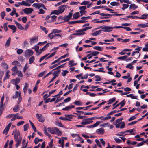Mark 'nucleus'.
I'll list each match as a JSON object with an SVG mask.
<instances>
[{"label":"nucleus","instance_id":"obj_47","mask_svg":"<svg viewBox=\"0 0 148 148\" xmlns=\"http://www.w3.org/2000/svg\"><path fill=\"white\" fill-rule=\"evenodd\" d=\"M99 53V52L96 51H92L91 53V54L93 56H95L97 55Z\"/></svg>","mask_w":148,"mask_h":148},{"label":"nucleus","instance_id":"obj_23","mask_svg":"<svg viewBox=\"0 0 148 148\" xmlns=\"http://www.w3.org/2000/svg\"><path fill=\"white\" fill-rule=\"evenodd\" d=\"M148 14H145L141 15V17H138V19H144L148 18Z\"/></svg>","mask_w":148,"mask_h":148},{"label":"nucleus","instance_id":"obj_1","mask_svg":"<svg viewBox=\"0 0 148 148\" xmlns=\"http://www.w3.org/2000/svg\"><path fill=\"white\" fill-rule=\"evenodd\" d=\"M47 129L48 131L52 134H56L58 136H60L62 134V132L56 127H49Z\"/></svg>","mask_w":148,"mask_h":148},{"label":"nucleus","instance_id":"obj_51","mask_svg":"<svg viewBox=\"0 0 148 148\" xmlns=\"http://www.w3.org/2000/svg\"><path fill=\"white\" fill-rule=\"evenodd\" d=\"M46 71H44L40 73L38 75V77H41L43 76V75L46 73Z\"/></svg>","mask_w":148,"mask_h":148},{"label":"nucleus","instance_id":"obj_22","mask_svg":"<svg viewBox=\"0 0 148 148\" xmlns=\"http://www.w3.org/2000/svg\"><path fill=\"white\" fill-rule=\"evenodd\" d=\"M60 11L58 10H54L52 11L50 15L54 14L57 15H58L60 14Z\"/></svg>","mask_w":148,"mask_h":148},{"label":"nucleus","instance_id":"obj_36","mask_svg":"<svg viewBox=\"0 0 148 148\" xmlns=\"http://www.w3.org/2000/svg\"><path fill=\"white\" fill-rule=\"evenodd\" d=\"M100 69L103 70L104 69V68L103 67L100 68L99 69H94L93 71L95 72H101L104 73L105 72V71L103 70H101Z\"/></svg>","mask_w":148,"mask_h":148},{"label":"nucleus","instance_id":"obj_32","mask_svg":"<svg viewBox=\"0 0 148 148\" xmlns=\"http://www.w3.org/2000/svg\"><path fill=\"white\" fill-rule=\"evenodd\" d=\"M126 97H131L132 99H138L137 98V96H134L132 94L127 95Z\"/></svg>","mask_w":148,"mask_h":148},{"label":"nucleus","instance_id":"obj_50","mask_svg":"<svg viewBox=\"0 0 148 148\" xmlns=\"http://www.w3.org/2000/svg\"><path fill=\"white\" fill-rule=\"evenodd\" d=\"M132 63H129V64L126 66V68H129L130 69H134V67L132 66Z\"/></svg>","mask_w":148,"mask_h":148},{"label":"nucleus","instance_id":"obj_15","mask_svg":"<svg viewBox=\"0 0 148 148\" xmlns=\"http://www.w3.org/2000/svg\"><path fill=\"white\" fill-rule=\"evenodd\" d=\"M66 5H62L59 6L58 8V10L60 11V14H62L64 12L66 8Z\"/></svg>","mask_w":148,"mask_h":148},{"label":"nucleus","instance_id":"obj_45","mask_svg":"<svg viewBox=\"0 0 148 148\" xmlns=\"http://www.w3.org/2000/svg\"><path fill=\"white\" fill-rule=\"evenodd\" d=\"M19 93L20 92H18V91H16L15 95L12 96V98L13 99H15L17 98L18 96H19Z\"/></svg>","mask_w":148,"mask_h":148},{"label":"nucleus","instance_id":"obj_33","mask_svg":"<svg viewBox=\"0 0 148 148\" xmlns=\"http://www.w3.org/2000/svg\"><path fill=\"white\" fill-rule=\"evenodd\" d=\"M138 6L134 4H132L130 5V9H132L133 10H135L137 8Z\"/></svg>","mask_w":148,"mask_h":148},{"label":"nucleus","instance_id":"obj_43","mask_svg":"<svg viewBox=\"0 0 148 148\" xmlns=\"http://www.w3.org/2000/svg\"><path fill=\"white\" fill-rule=\"evenodd\" d=\"M40 28L41 29L42 31H44L46 34H47L48 33V31L46 29L45 27L42 26H40Z\"/></svg>","mask_w":148,"mask_h":148},{"label":"nucleus","instance_id":"obj_12","mask_svg":"<svg viewBox=\"0 0 148 148\" xmlns=\"http://www.w3.org/2000/svg\"><path fill=\"white\" fill-rule=\"evenodd\" d=\"M139 51H134L132 53L131 56H134L135 55H136V57L134 58L136 59L138 58L140 56V54L139 53Z\"/></svg>","mask_w":148,"mask_h":148},{"label":"nucleus","instance_id":"obj_49","mask_svg":"<svg viewBox=\"0 0 148 148\" xmlns=\"http://www.w3.org/2000/svg\"><path fill=\"white\" fill-rule=\"evenodd\" d=\"M119 112V111L118 110L116 111V110H114V111H112L108 113L107 114V116H108L111 115H112L114 114L115 113H116V112Z\"/></svg>","mask_w":148,"mask_h":148},{"label":"nucleus","instance_id":"obj_46","mask_svg":"<svg viewBox=\"0 0 148 148\" xmlns=\"http://www.w3.org/2000/svg\"><path fill=\"white\" fill-rule=\"evenodd\" d=\"M126 132V131H125V132H124V131L121 132H119V134H117V135L118 136H124L127 134H125V135H124L123 134Z\"/></svg>","mask_w":148,"mask_h":148},{"label":"nucleus","instance_id":"obj_54","mask_svg":"<svg viewBox=\"0 0 148 148\" xmlns=\"http://www.w3.org/2000/svg\"><path fill=\"white\" fill-rule=\"evenodd\" d=\"M18 77H23L22 73L20 71L18 70L17 71L16 73Z\"/></svg>","mask_w":148,"mask_h":148},{"label":"nucleus","instance_id":"obj_35","mask_svg":"<svg viewBox=\"0 0 148 148\" xmlns=\"http://www.w3.org/2000/svg\"><path fill=\"white\" fill-rule=\"evenodd\" d=\"M44 132L45 134V135L48 136L49 138H50L51 137V135L49 134L48 132H47L46 127H44Z\"/></svg>","mask_w":148,"mask_h":148},{"label":"nucleus","instance_id":"obj_21","mask_svg":"<svg viewBox=\"0 0 148 148\" xmlns=\"http://www.w3.org/2000/svg\"><path fill=\"white\" fill-rule=\"evenodd\" d=\"M20 106L18 104L15 106L13 108V110L15 112H17L19 111L20 110Z\"/></svg>","mask_w":148,"mask_h":148},{"label":"nucleus","instance_id":"obj_30","mask_svg":"<svg viewBox=\"0 0 148 148\" xmlns=\"http://www.w3.org/2000/svg\"><path fill=\"white\" fill-rule=\"evenodd\" d=\"M102 31V30H100L97 31H95L94 33H91V34L94 36H95L99 34Z\"/></svg>","mask_w":148,"mask_h":148},{"label":"nucleus","instance_id":"obj_5","mask_svg":"<svg viewBox=\"0 0 148 148\" xmlns=\"http://www.w3.org/2000/svg\"><path fill=\"white\" fill-rule=\"evenodd\" d=\"M87 22V21L86 20H79L77 21H69L68 22V23L69 24H73L76 23H84Z\"/></svg>","mask_w":148,"mask_h":148},{"label":"nucleus","instance_id":"obj_59","mask_svg":"<svg viewBox=\"0 0 148 148\" xmlns=\"http://www.w3.org/2000/svg\"><path fill=\"white\" fill-rule=\"evenodd\" d=\"M134 130H135V129H133L132 130H127L126 132H130L132 135H134V134L132 133V132Z\"/></svg>","mask_w":148,"mask_h":148},{"label":"nucleus","instance_id":"obj_40","mask_svg":"<svg viewBox=\"0 0 148 148\" xmlns=\"http://www.w3.org/2000/svg\"><path fill=\"white\" fill-rule=\"evenodd\" d=\"M28 87V85L27 83H25V85L23 88V92L25 94L27 90V88Z\"/></svg>","mask_w":148,"mask_h":148},{"label":"nucleus","instance_id":"obj_4","mask_svg":"<svg viewBox=\"0 0 148 148\" xmlns=\"http://www.w3.org/2000/svg\"><path fill=\"white\" fill-rule=\"evenodd\" d=\"M33 51L31 49H27L25 52V56L26 57H28L32 56L33 54Z\"/></svg>","mask_w":148,"mask_h":148},{"label":"nucleus","instance_id":"obj_61","mask_svg":"<svg viewBox=\"0 0 148 148\" xmlns=\"http://www.w3.org/2000/svg\"><path fill=\"white\" fill-rule=\"evenodd\" d=\"M65 116L66 117V118L67 119H72L73 118L72 116H73V115H68V114H65Z\"/></svg>","mask_w":148,"mask_h":148},{"label":"nucleus","instance_id":"obj_24","mask_svg":"<svg viewBox=\"0 0 148 148\" xmlns=\"http://www.w3.org/2000/svg\"><path fill=\"white\" fill-rule=\"evenodd\" d=\"M79 13L77 12L74 13L73 15V17L74 19H78L79 17Z\"/></svg>","mask_w":148,"mask_h":148},{"label":"nucleus","instance_id":"obj_18","mask_svg":"<svg viewBox=\"0 0 148 148\" xmlns=\"http://www.w3.org/2000/svg\"><path fill=\"white\" fill-rule=\"evenodd\" d=\"M8 27L13 31V33H15L16 30V27L14 25H9Z\"/></svg>","mask_w":148,"mask_h":148},{"label":"nucleus","instance_id":"obj_3","mask_svg":"<svg viewBox=\"0 0 148 148\" xmlns=\"http://www.w3.org/2000/svg\"><path fill=\"white\" fill-rule=\"evenodd\" d=\"M101 28L103 29L102 31L104 32H110L112 31L113 27L109 26H101L99 27L97 29Z\"/></svg>","mask_w":148,"mask_h":148},{"label":"nucleus","instance_id":"obj_63","mask_svg":"<svg viewBox=\"0 0 148 148\" xmlns=\"http://www.w3.org/2000/svg\"><path fill=\"white\" fill-rule=\"evenodd\" d=\"M79 12L80 13L81 16H82L83 15L86 13L87 12L86 11H85V10H81Z\"/></svg>","mask_w":148,"mask_h":148},{"label":"nucleus","instance_id":"obj_27","mask_svg":"<svg viewBox=\"0 0 148 148\" xmlns=\"http://www.w3.org/2000/svg\"><path fill=\"white\" fill-rule=\"evenodd\" d=\"M20 133L19 131H15L14 134V139L19 138V137L20 136Z\"/></svg>","mask_w":148,"mask_h":148},{"label":"nucleus","instance_id":"obj_2","mask_svg":"<svg viewBox=\"0 0 148 148\" xmlns=\"http://www.w3.org/2000/svg\"><path fill=\"white\" fill-rule=\"evenodd\" d=\"M91 28V27H88L82 29L76 30L75 32L76 33H73L72 34V35H74L80 36L84 35L85 34V33L84 32H83L84 31H85L88 29H90Z\"/></svg>","mask_w":148,"mask_h":148},{"label":"nucleus","instance_id":"obj_11","mask_svg":"<svg viewBox=\"0 0 148 148\" xmlns=\"http://www.w3.org/2000/svg\"><path fill=\"white\" fill-rule=\"evenodd\" d=\"M22 139V137L19 136V138L14 139V140L16 142V147H18L20 145Z\"/></svg>","mask_w":148,"mask_h":148},{"label":"nucleus","instance_id":"obj_7","mask_svg":"<svg viewBox=\"0 0 148 148\" xmlns=\"http://www.w3.org/2000/svg\"><path fill=\"white\" fill-rule=\"evenodd\" d=\"M23 10L26 14H31L34 11L33 9L31 8H26Z\"/></svg>","mask_w":148,"mask_h":148},{"label":"nucleus","instance_id":"obj_41","mask_svg":"<svg viewBox=\"0 0 148 148\" xmlns=\"http://www.w3.org/2000/svg\"><path fill=\"white\" fill-rule=\"evenodd\" d=\"M116 98L114 97L112 99H110L108 101V104H110L112 103L115 101Z\"/></svg>","mask_w":148,"mask_h":148},{"label":"nucleus","instance_id":"obj_29","mask_svg":"<svg viewBox=\"0 0 148 148\" xmlns=\"http://www.w3.org/2000/svg\"><path fill=\"white\" fill-rule=\"evenodd\" d=\"M42 43L39 42L37 45L35 46L33 48V49H35V51L37 52V53L38 52V49H39V47L38 45H39L40 44H42Z\"/></svg>","mask_w":148,"mask_h":148},{"label":"nucleus","instance_id":"obj_52","mask_svg":"<svg viewBox=\"0 0 148 148\" xmlns=\"http://www.w3.org/2000/svg\"><path fill=\"white\" fill-rule=\"evenodd\" d=\"M9 129H10L8 127H6L3 131V133L5 134V135H7Z\"/></svg>","mask_w":148,"mask_h":148},{"label":"nucleus","instance_id":"obj_31","mask_svg":"<svg viewBox=\"0 0 148 148\" xmlns=\"http://www.w3.org/2000/svg\"><path fill=\"white\" fill-rule=\"evenodd\" d=\"M93 49L99 51H102L103 48L99 46H95L93 47Z\"/></svg>","mask_w":148,"mask_h":148},{"label":"nucleus","instance_id":"obj_55","mask_svg":"<svg viewBox=\"0 0 148 148\" xmlns=\"http://www.w3.org/2000/svg\"><path fill=\"white\" fill-rule=\"evenodd\" d=\"M29 125L28 124H27L24 125L23 127L24 131H26L28 130L29 127Z\"/></svg>","mask_w":148,"mask_h":148},{"label":"nucleus","instance_id":"obj_25","mask_svg":"<svg viewBox=\"0 0 148 148\" xmlns=\"http://www.w3.org/2000/svg\"><path fill=\"white\" fill-rule=\"evenodd\" d=\"M92 123V122L91 121H89L88 120H86V119H85V121L82 122L81 123V124L82 125H86L88 124H90Z\"/></svg>","mask_w":148,"mask_h":148},{"label":"nucleus","instance_id":"obj_64","mask_svg":"<svg viewBox=\"0 0 148 148\" xmlns=\"http://www.w3.org/2000/svg\"><path fill=\"white\" fill-rule=\"evenodd\" d=\"M68 73V71L66 70L64 71L62 73V74L63 76H66V74Z\"/></svg>","mask_w":148,"mask_h":148},{"label":"nucleus","instance_id":"obj_37","mask_svg":"<svg viewBox=\"0 0 148 148\" xmlns=\"http://www.w3.org/2000/svg\"><path fill=\"white\" fill-rule=\"evenodd\" d=\"M99 15L102 16H106V17H108V16H114V15H112V14H105L103 13H101L99 14Z\"/></svg>","mask_w":148,"mask_h":148},{"label":"nucleus","instance_id":"obj_48","mask_svg":"<svg viewBox=\"0 0 148 148\" xmlns=\"http://www.w3.org/2000/svg\"><path fill=\"white\" fill-rule=\"evenodd\" d=\"M10 73V71L9 70H8L7 71L5 74V76L4 79L9 78L10 77V75H9V73Z\"/></svg>","mask_w":148,"mask_h":148},{"label":"nucleus","instance_id":"obj_44","mask_svg":"<svg viewBox=\"0 0 148 148\" xmlns=\"http://www.w3.org/2000/svg\"><path fill=\"white\" fill-rule=\"evenodd\" d=\"M53 33H52V32H51V33H50L48 34L47 37L49 38L51 40L53 39L54 37V35H53Z\"/></svg>","mask_w":148,"mask_h":148},{"label":"nucleus","instance_id":"obj_57","mask_svg":"<svg viewBox=\"0 0 148 148\" xmlns=\"http://www.w3.org/2000/svg\"><path fill=\"white\" fill-rule=\"evenodd\" d=\"M11 70L12 71L16 72V73L18 71V69L16 66L13 67L11 69Z\"/></svg>","mask_w":148,"mask_h":148},{"label":"nucleus","instance_id":"obj_20","mask_svg":"<svg viewBox=\"0 0 148 148\" xmlns=\"http://www.w3.org/2000/svg\"><path fill=\"white\" fill-rule=\"evenodd\" d=\"M15 23L18 28L21 30H23L24 29V28L22 27L21 25L18 23L15 20Z\"/></svg>","mask_w":148,"mask_h":148},{"label":"nucleus","instance_id":"obj_39","mask_svg":"<svg viewBox=\"0 0 148 148\" xmlns=\"http://www.w3.org/2000/svg\"><path fill=\"white\" fill-rule=\"evenodd\" d=\"M52 33L56 34V33H59L61 32V30H58L57 29H53L51 31Z\"/></svg>","mask_w":148,"mask_h":148},{"label":"nucleus","instance_id":"obj_38","mask_svg":"<svg viewBox=\"0 0 148 148\" xmlns=\"http://www.w3.org/2000/svg\"><path fill=\"white\" fill-rule=\"evenodd\" d=\"M29 122L30 123V125H31L32 128L33 129V130L35 132H36V128L34 124L32 123V122L30 121L29 120Z\"/></svg>","mask_w":148,"mask_h":148},{"label":"nucleus","instance_id":"obj_10","mask_svg":"<svg viewBox=\"0 0 148 148\" xmlns=\"http://www.w3.org/2000/svg\"><path fill=\"white\" fill-rule=\"evenodd\" d=\"M125 103V100H123L121 102L117 104L115 106L113 107L112 109L113 110L115 108H116L118 107L119 105L121 106V107H123Z\"/></svg>","mask_w":148,"mask_h":148},{"label":"nucleus","instance_id":"obj_9","mask_svg":"<svg viewBox=\"0 0 148 148\" xmlns=\"http://www.w3.org/2000/svg\"><path fill=\"white\" fill-rule=\"evenodd\" d=\"M56 51H55L53 52L49 56V54L48 53L45 56H42V57L44 58V59H47L48 58H50L53 56L54 55H55Z\"/></svg>","mask_w":148,"mask_h":148},{"label":"nucleus","instance_id":"obj_26","mask_svg":"<svg viewBox=\"0 0 148 148\" xmlns=\"http://www.w3.org/2000/svg\"><path fill=\"white\" fill-rule=\"evenodd\" d=\"M138 27H140L142 28L147 27H148V23H146L144 24H139L138 25Z\"/></svg>","mask_w":148,"mask_h":148},{"label":"nucleus","instance_id":"obj_16","mask_svg":"<svg viewBox=\"0 0 148 148\" xmlns=\"http://www.w3.org/2000/svg\"><path fill=\"white\" fill-rule=\"evenodd\" d=\"M75 107V106L72 105L71 106H67L66 107L62 109V110L64 111H70L71 108H74Z\"/></svg>","mask_w":148,"mask_h":148},{"label":"nucleus","instance_id":"obj_28","mask_svg":"<svg viewBox=\"0 0 148 148\" xmlns=\"http://www.w3.org/2000/svg\"><path fill=\"white\" fill-rule=\"evenodd\" d=\"M11 38L10 37L8 38L5 44V47H8L9 46L11 42Z\"/></svg>","mask_w":148,"mask_h":148},{"label":"nucleus","instance_id":"obj_42","mask_svg":"<svg viewBox=\"0 0 148 148\" xmlns=\"http://www.w3.org/2000/svg\"><path fill=\"white\" fill-rule=\"evenodd\" d=\"M35 60V58L34 56H32L30 57L29 59V61L30 64L32 63Z\"/></svg>","mask_w":148,"mask_h":148},{"label":"nucleus","instance_id":"obj_62","mask_svg":"<svg viewBox=\"0 0 148 148\" xmlns=\"http://www.w3.org/2000/svg\"><path fill=\"white\" fill-rule=\"evenodd\" d=\"M70 19V18H69L67 16H66L65 15L64 17V22H68Z\"/></svg>","mask_w":148,"mask_h":148},{"label":"nucleus","instance_id":"obj_17","mask_svg":"<svg viewBox=\"0 0 148 148\" xmlns=\"http://www.w3.org/2000/svg\"><path fill=\"white\" fill-rule=\"evenodd\" d=\"M132 51V49H126L123 50L121 52H119V54L121 55H124L126 54V53L125 52L131 51Z\"/></svg>","mask_w":148,"mask_h":148},{"label":"nucleus","instance_id":"obj_8","mask_svg":"<svg viewBox=\"0 0 148 148\" xmlns=\"http://www.w3.org/2000/svg\"><path fill=\"white\" fill-rule=\"evenodd\" d=\"M19 115L20 114L19 113H17L16 114H14L13 116H14L11 119V121H13L17 119H22L23 118V117L21 116H19Z\"/></svg>","mask_w":148,"mask_h":148},{"label":"nucleus","instance_id":"obj_58","mask_svg":"<svg viewBox=\"0 0 148 148\" xmlns=\"http://www.w3.org/2000/svg\"><path fill=\"white\" fill-rule=\"evenodd\" d=\"M73 103L76 105H81V101L80 100L75 101Z\"/></svg>","mask_w":148,"mask_h":148},{"label":"nucleus","instance_id":"obj_60","mask_svg":"<svg viewBox=\"0 0 148 148\" xmlns=\"http://www.w3.org/2000/svg\"><path fill=\"white\" fill-rule=\"evenodd\" d=\"M89 3V1H84L83 2L81 3V5H88Z\"/></svg>","mask_w":148,"mask_h":148},{"label":"nucleus","instance_id":"obj_34","mask_svg":"<svg viewBox=\"0 0 148 148\" xmlns=\"http://www.w3.org/2000/svg\"><path fill=\"white\" fill-rule=\"evenodd\" d=\"M127 55L124 56H121L117 58V59L119 60H126V58H127Z\"/></svg>","mask_w":148,"mask_h":148},{"label":"nucleus","instance_id":"obj_13","mask_svg":"<svg viewBox=\"0 0 148 148\" xmlns=\"http://www.w3.org/2000/svg\"><path fill=\"white\" fill-rule=\"evenodd\" d=\"M38 37L37 36H35L30 39V44L35 42H37L38 41Z\"/></svg>","mask_w":148,"mask_h":148},{"label":"nucleus","instance_id":"obj_53","mask_svg":"<svg viewBox=\"0 0 148 148\" xmlns=\"http://www.w3.org/2000/svg\"><path fill=\"white\" fill-rule=\"evenodd\" d=\"M126 17L128 18L132 19H138V17L135 16H127Z\"/></svg>","mask_w":148,"mask_h":148},{"label":"nucleus","instance_id":"obj_19","mask_svg":"<svg viewBox=\"0 0 148 148\" xmlns=\"http://www.w3.org/2000/svg\"><path fill=\"white\" fill-rule=\"evenodd\" d=\"M61 70L60 69H58L54 71L53 73V75L54 77L56 78L58 76L59 73L60 72Z\"/></svg>","mask_w":148,"mask_h":148},{"label":"nucleus","instance_id":"obj_14","mask_svg":"<svg viewBox=\"0 0 148 148\" xmlns=\"http://www.w3.org/2000/svg\"><path fill=\"white\" fill-rule=\"evenodd\" d=\"M96 132L99 134H103L105 132L104 129L103 128H101L98 129L96 130Z\"/></svg>","mask_w":148,"mask_h":148},{"label":"nucleus","instance_id":"obj_6","mask_svg":"<svg viewBox=\"0 0 148 148\" xmlns=\"http://www.w3.org/2000/svg\"><path fill=\"white\" fill-rule=\"evenodd\" d=\"M37 118L39 121L43 123L45 121L44 118L42 116V114L37 113L36 114Z\"/></svg>","mask_w":148,"mask_h":148},{"label":"nucleus","instance_id":"obj_56","mask_svg":"<svg viewBox=\"0 0 148 148\" xmlns=\"http://www.w3.org/2000/svg\"><path fill=\"white\" fill-rule=\"evenodd\" d=\"M101 123V122L97 121L95 123L92 125V127H95L98 126L99 124Z\"/></svg>","mask_w":148,"mask_h":148}]
</instances>
